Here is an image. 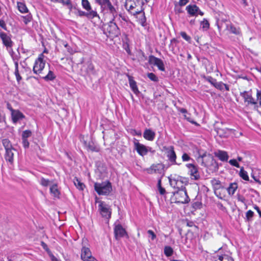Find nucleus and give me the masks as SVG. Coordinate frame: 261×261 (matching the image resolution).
<instances>
[{
	"mask_svg": "<svg viewBox=\"0 0 261 261\" xmlns=\"http://www.w3.org/2000/svg\"><path fill=\"white\" fill-rule=\"evenodd\" d=\"M116 17H114V16H113L112 20L104 25V33L108 37L115 38L120 35V31L116 23L114 22L115 19Z\"/></svg>",
	"mask_w": 261,
	"mask_h": 261,
	"instance_id": "f257e3e1",
	"label": "nucleus"
},
{
	"mask_svg": "<svg viewBox=\"0 0 261 261\" xmlns=\"http://www.w3.org/2000/svg\"><path fill=\"white\" fill-rule=\"evenodd\" d=\"M170 185L174 189L179 190H186L185 186L188 183V180L187 178L174 175H171L169 177Z\"/></svg>",
	"mask_w": 261,
	"mask_h": 261,
	"instance_id": "f03ea898",
	"label": "nucleus"
},
{
	"mask_svg": "<svg viewBox=\"0 0 261 261\" xmlns=\"http://www.w3.org/2000/svg\"><path fill=\"white\" fill-rule=\"evenodd\" d=\"M142 0H127L125 7L133 15H136L143 11Z\"/></svg>",
	"mask_w": 261,
	"mask_h": 261,
	"instance_id": "7ed1b4c3",
	"label": "nucleus"
},
{
	"mask_svg": "<svg viewBox=\"0 0 261 261\" xmlns=\"http://www.w3.org/2000/svg\"><path fill=\"white\" fill-rule=\"evenodd\" d=\"M81 257L83 261H97L92 255L89 248L88 241L86 238H83L82 242Z\"/></svg>",
	"mask_w": 261,
	"mask_h": 261,
	"instance_id": "20e7f679",
	"label": "nucleus"
},
{
	"mask_svg": "<svg viewBox=\"0 0 261 261\" xmlns=\"http://www.w3.org/2000/svg\"><path fill=\"white\" fill-rule=\"evenodd\" d=\"M94 189L99 195H108L111 192L112 188L111 182L107 181L101 183H95Z\"/></svg>",
	"mask_w": 261,
	"mask_h": 261,
	"instance_id": "39448f33",
	"label": "nucleus"
},
{
	"mask_svg": "<svg viewBox=\"0 0 261 261\" xmlns=\"http://www.w3.org/2000/svg\"><path fill=\"white\" fill-rule=\"evenodd\" d=\"M163 148L165 151L168 161L171 165L180 166L181 165V163L176 161L177 155L173 146H164Z\"/></svg>",
	"mask_w": 261,
	"mask_h": 261,
	"instance_id": "423d86ee",
	"label": "nucleus"
},
{
	"mask_svg": "<svg viewBox=\"0 0 261 261\" xmlns=\"http://www.w3.org/2000/svg\"><path fill=\"white\" fill-rule=\"evenodd\" d=\"M98 211L103 218L109 220L112 215V209L110 205L103 201H100L98 202Z\"/></svg>",
	"mask_w": 261,
	"mask_h": 261,
	"instance_id": "0eeeda50",
	"label": "nucleus"
},
{
	"mask_svg": "<svg viewBox=\"0 0 261 261\" xmlns=\"http://www.w3.org/2000/svg\"><path fill=\"white\" fill-rule=\"evenodd\" d=\"M175 203H188L190 199L188 195L186 190H179L173 193Z\"/></svg>",
	"mask_w": 261,
	"mask_h": 261,
	"instance_id": "6e6552de",
	"label": "nucleus"
},
{
	"mask_svg": "<svg viewBox=\"0 0 261 261\" xmlns=\"http://www.w3.org/2000/svg\"><path fill=\"white\" fill-rule=\"evenodd\" d=\"M45 65V61L44 60V55L41 54L35 60L33 69V72L36 74L41 73L44 68Z\"/></svg>",
	"mask_w": 261,
	"mask_h": 261,
	"instance_id": "1a4fd4ad",
	"label": "nucleus"
},
{
	"mask_svg": "<svg viewBox=\"0 0 261 261\" xmlns=\"http://www.w3.org/2000/svg\"><path fill=\"white\" fill-rule=\"evenodd\" d=\"M95 2L99 5L102 8L109 10L113 16L117 17L118 14L114 7L112 5L110 0H95Z\"/></svg>",
	"mask_w": 261,
	"mask_h": 261,
	"instance_id": "9d476101",
	"label": "nucleus"
},
{
	"mask_svg": "<svg viewBox=\"0 0 261 261\" xmlns=\"http://www.w3.org/2000/svg\"><path fill=\"white\" fill-rule=\"evenodd\" d=\"M240 95L244 98L245 102L248 105H253L255 108H257V102L252 96V94L249 91H244L240 93Z\"/></svg>",
	"mask_w": 261,
	"mask_h": 261,
	"instance_id": "9b49d317",
	"label": "nucleus"
},
{
	"mask_svg": "<svg viewBox=\"0 0 261 261\" xmlns=\"http://www.w3.org/2000/svg\"><path fill=\"white\" fill-rule=\"evenodd\" d=\"M186 10L190 16L196 17L198 14L201 16L204 15V13L196 5H189L186 7Z\"/></svg>",
	"mask_w": 261,
	"mask_h": 261,
	"instance_id": "f8f14e48",
	"label": "nucleus"
},
{
	"mask_svg": "<svg viewBox=\"0 0 261 261\" xmlns=\"http://www.w3.org/2000/svg\"><path fill=\"white\" fill-rule=\"evenodd\" d=\"M186 167L188 169L189 173L192 179L198 180L200 178L198 167L194 163L186 164Z\"/></svg>",
	"mask_w": 261,
	"mask_h": 261,
	"instance_id": "ddd939ff",
	"label": "nucleus"
},
{
	"mask_svg": "<svg viewBox=\"0 0 261 261\" xmlns=\"http://www.w3.org/2000/svg\"><path fill=\"white\" fill-rule=\"evenodd\" d=\"M148 63L151 65L157 66L158 69L161 71H164L165 70L164 64L163 61L160 58L150 55L149 57Z\"/></svg>",
	"mask_w": 261,
	"mask_h": 261,
	"instance_id": "4468645a",
	"label": "nucleus"
},
{
	"mask_svg": "<svg viewBox=\"0 0 261 261\" xmlns=\"http://www.w3.org/2000/svg\"><path fill=\"white\" fill-rule=\"evenodd\" d=\"M135 149L137 153L142 156H144L147 154V146L141 144L137 140L134 141Z\"/></svg>",
	"mask_w": 261,
	"mask_h": 261,
	"instance_id": "2eb2a0df",
	"label": "nucleus"
},
{
	"mask_svg": "<svg viewBox=\"0 0 261 261\" xmlns=\"http://www.w3.org/2000/svg\"><path fill=\"white\" fill-rule=\"evenodd\" d=\"M163 168L164 165L162 164H153L150 168H147L146 171L148 174H161L163 170Z\"/></svg>",
	"mask_w": 261,
	"mask_h": 261,
	"instance_id": "dca6fc26",
	"label": "nucleus"
},
{
	"mask_svg": "<svg viewBox=\"0 0 261 261\" xmlns=\"http://www.w3.org/2000/svg\"><path fill=\"white\" fill-rule=\"evenodd\" d=\"M114 233L116 239H118L124 237L126 234V232L121 224H117L115 226Z\"/></svg>",
	"mask_w": 261,
	"mask_h": 261,
	"instance_id": "f3484780",
	"label": "nucleus"
},
{
	"mask_svg": "<svg viewBox=\"0 0 261 261\" xmlns=\"http://www.w3.org/2000/svg\"><path fill=\"white\" fill-rule=\"evenodd\" d=\"M0 37L3 43L7 48L11 47L13 45L11 38L4 32H0Z\"/></svg>",
	"mask_w": 261,
	"mask_h": 261,
	"instance_id": "a211bd4d",
	"label": "nucleus"
},
{
	"mask_svg": "<svg viewBox=\"0 0 261 261\" xmlns=\"http://www.w3.org/2000/svg\"><path fill=\"white\" fill-rule=\"evenodd\" d=\"M77 15L81 17L86 16L89 19H92L94 17L98 16V15L95 11H90V12L87 11V12L83 11L81 10H77Z\"/></svg>",
	"mask_w": 261,
	"mask_h": 261,
	"instance_id": "6ab92c4d",
	"label": "nucleus"
},
{
	"mask_svg": "<svg viewBox=\"0 0 261 261\" xmlns=\"http://www.w3.org/2000/svg\"><path fill=\"white\" fill-rule=\"evenodd\" d=\"M215 156L218 158L222 162H227L229 156L225 151L218 150L214 152Z\"/></svg>",
	"mask_w": 261,
	"mask_h": 261,
	"instance_id": "aec40b11",
	"label": "nucleus"
},
{
	"mask_svg": "<svg viewBox=\"0 0 261 261\" xmlns=\"http://www.w3.org/2000/svg\"><path fill=\"white\" fill-rule=\"evenodd\" d=\"M12 119L13 123H16L20 120L23 119L24 115L19 110H16L11 114Z\"/></svg>",
	"mask_w": 261,
	"mask_h": 261,
	"instance_id": "412c9836",
	"label": "nucleus"
},
{
	"mask_svg": "<svg viewBox=\"0 0 261 261\" xmlns=\"http://www.w3.org/2000/svg\"><path fill=\"white\" fill-rule=\"evenodd\" d=\"M155 137V133L154 132L150 129H146L143 133V137L144 139L148 141H153Z\"/></svg>",
	"mask_w": 261,
	"mask_h": 261,
	"instance_id": "4be33fe9",
	"label": "nucleus"
},
{
	"mask_svg": "<svg viewBox=\"0 0 261 261\" xmlns=\"http://www.w3.org/2000/svg\"><path fill=\"white\" fill-rule=\"evenodd\" d=\"M128 78L130 89L135 94L138 95L140 92L136 81L134 80L133 77L130 75H128Z\"/></svg>",
	"mask_w": 261,
	"mask_h": 261,
	"instance_id": "5701e85b",
	"label": "nucleus"
},
{
	"mask_svg": "<svg viewBox=\"0 0 261 261\" xmlns=\"http://www.w3.org/2000/svg\"><path fill=\"white\" fill-rule=\"evenodd\" d=\"M84 144L87 149L89 150L95 152H98L99 151V147L92 140L88 142L85 141Z\"/></svg>",
	"mask_w": 261,
	"mask_h": 261,
	"instance_id": "b1692460",
	"label": "nucleus"
},
{
	"mask_svg": "<svg viewBox=\"0 0 261 261\" xmlns=\"http://www.w3.org/2000/svg\"><path fill=\"white\" fill-rule=\"evenodd\" d=\"M14 149H11L6 150L5 154V159L7 162H9L10 164H12L14 162V153L13 150Z\"/></svg>",
	"mask_w": 261,
	"mask_h": 261,
	"instance_id": "393cba45",
	"label": "nucleus"
},
{
	"mask_svg": "<svg viewBox=\"0 0 261 261\" xmlns=\"http://www.w3.org/2000/svg\"><path fill=\"white\" fill-rule=\"evenodd\" d=\"M215 258H217L215 261H234L231 256L227 254H218Z\"/></svg>",
	"mask_w": 261,
	"mask_h": 261,
	"instance_id": "a878e982",
	"label": "nucleus"
},
{
	"mask_svg": "<svg viewBox=\"0 0 261 261\" xmlns=\"http://www.w3.org/2000/svg\"><path fill=\"white\" fill-rule=\"evenodd\" d=\"M50 192L55 198H59L60 192L58 188L57 184H54L50 187Z\"/></svg>",
	"mask_w": 261,
	"mask_h": 261,
	"instance_id": "bb28decb",
	"label": "nucleus"
},
{
	"mask_svg": "<svg viewBox=\"0 0 261 261\" xmlns=\"http://www.w3.org/2000/svg\"><path fill=\"white\" fill-rule=\"evenodd\" d=\"M214 87L220 91H223L224 89L227 91H229V86L222 82H217L216 83H215Z\"/></svg>",
	"mask_w": 261,
	"mask_h": 261,
	"instance_id": "cd10ccee",
	"label": "nucleus"
},
{
	"mask_svg": "<svg viewBox=\"0 0 261 261\" xmlns=\"http://www.w3.org/2000/svg\"><path fill=\"white\" fill-rule=\"evenodd\" d=\"M238 189V184L236 182L230 183L227 188V191L229 195H232L234 194Z\"/></svg>",
	"mask_w": 261,
	"mask_h": 261,
	"instance_id": "c85d7f7f",
	"label": "nucleus"
},
{
	"mask_svg": "<svg viewBox=\"0 0 261 261\" xmlns=\"http://www.w3.org/2000/svg\"><path fill=\"white\" fill-rule=\"evenodd\" d=\"M17 5L18 9L20 13H26L29 12V10L24 3L22 2H17Z\"/></svg>",
	"mask_w": 261,
	"mask_h": 261,
	"instance_id": "c756f323",
	"label": "nucleus"
},
{
	"mask_svg": "<svg viewBox=\"0 0 261 261\" xmlns=\"http://www.w3.org/2000/svg\"><path fill=\"white\" fill-rule=\"evenodd\" d=\"M211 182L215 190H218L222 188L221 181L216 178H213L211 180Z\"/></svg>",
	"mask_w": 261,
	"mask_h": 261,
	"instance_id": "7c9ffc66",
	"label": "nucleus"
},
{
	"mask_svg": "<svg viewBox=\"0 0 261 261\" xmlns=\"http://www.w3.org/2000/svg\"><path fill=\"white\" fill-rule=\"evenodd\" d=\"M56 77V76L54 73L53 71L49 70L47 74L45 76L42 77V79L45 81H53Z\"/></svg>",
	"mask_w": 261,
	"mask_h": 261,
	"instance_id": "2f4dec72",
	"label": "nucleus"
},
{
	"mask_svg": "<svg viewBox=\"0 0 261 261\" xmlns=\"http://www.w3.org/2000/svg\"><path fill=\"white\" fill-rule=\"evenodd\" d=\"M227 28L228 30L232 34H234L235 35H240L241 34L240 29L236 28L234 25L232 24H230L229 27L227 25Z\"/></svg>",
	"mask_w": 261,
	"mask_h": 261,
	"instance_id": "473e14b6",
	"label": "nucleus"
},
{
	"mask_svg": "<svg viewBox=\"0 0 261 261\" xmlns=\"http://www.w3.org/2000/svg\"><path fill=\"white\" fill-rule=\"evenodd\" d=\"M2 144L5 149V150L13 149L12 144L8 139H4L2 140Z\"/></svg>",
	"mask_w": 261,
	"mask_h": 261,
	"instance_id": "72a5a7b5",
	"label": "nucleus"
},
{
	"mask_svg": "<svg viewBox=\"0 0 261 261\" xmlns=\"http://www.w3.org/2000/svg\"><path fill=\"white\" fill-rule=\"evenodd\" d=\"M82 6L84 9L88 12L93 11L88 0H82Z\"/></svg>",
	"mask_w": 261,
	"mask_h": 261,
	"instance_id": "f704fd0d",
	"label": "nucleus"
},
{
	"mask_svg": "<svg viewBox=\"0 0 261 261\" xmlns=\"http://www.w3.org/2000/svg\"><path fill=\"white\" fill-rule=\"evenodd\" d=\"M74 184L75 187L80 190H83L85 185L82 182L77 178L75 177L74 179Z\"/></svg>",
	"mask_w": 261,
	"mask_h": 261,
	"instance_id": "c9c22d12",
	"label": "nucleus"
},
{
	"mask_svg": "<svg viewBox=\"0 0 261 261\" xmlns=\"http://www.w3.org/2000/svg\"><path fill=\"white\" fill-rule=\"evenodd\" d=\"M239 175L244 180H245L246 181L249 180V178L248 175V173L246 171L244 170L243 167H242L241 168V170H240V173H239Z\"/></svg>",
	"mask_w": 261,
	"mask_h": 261,
	"instance_id": "e433bc0d",
	"label": "nucleus"
},
{
	"mask_svg": "<svg viewBox=\"0 0 261 261\" xmlns=\"http://www.w3.org/2000/svg\"><path fill=\"white\" fill-rule=\"evenodd\" d=\"M39 182L42 186L46 187L50 185L52 182L48 179L41 177L39 180Z\"/></svg>",
	"mask_w": 261,
	"mask_h": 261,
	"instance_id": "4c0bfd02",
	"label": "nucleus"
},
{
	"mask_svg": "<svg viewBox=\"0 0 261 261\" xmlns=\"http://www.w3.org/2000/svg\"><path fill=\"white\" fill-rule=\"evenodd\" d=\"M161 182V178H160L158 180L157 188L160 194L163 195L166 194V190L165 188L162 187Z\"/></svg>",
	"mask_w": 261,
	"mask_h": 261,
	"instance_id": "58836bf2",
	"label": "nucleus"
},
{
	"mask_svg": "<svg viewBox=\"0 0 261 261\" xmlns=\"http://www.w3.org/2000/svg\"><path fill=\"white\" fill-rule=\"evenodd\" d=\"M87 72L89 74H93L94 73V66L91 61L87 63Z\"/></svg>",
	"mask_w": 261,
	"mask_h": 261,
	"instance_id": "ea45409f",
	"label": "nucleus"
},
{
	"mask_svg": "<svg viewBox=\"0 0 261 261\" xmlns=\"http://www.w3.org/2000/svg\"><path fill=\"white\" fill-rule=\"evenodd\" d=\"M254 212L251 210H249L246 213L245 215V221L250 222L252 221V218L254 216Z\"/></svg>",
	"mask_w": 261,
	"mask_h": 261,
	"instance_id": "a19ab883",
	"label": "nucleus"
},
{
	"mask_svg": "<svg viewBox=\"0 0 261 261\" xmlns=\"http://www.w3.org/2000/svg\"><path fill=\"white\" fill-rule=\"evenodd\" d=\"M164 254L167 257L171 256L173 253V250L170 246H165L164 248Z\"/></svg>",
	"mask_w": 261,
	"mask_h": 261,
	"instance_id": "79ce46f5",
	"label": "nucleus"
},
{
	"mask_svg": "<svg viewBox=\"0 0 261 261\" xmlns=\"http://www.w3.org/2000/svg\"><path fill=\"white\" fill-rule=\"evenodd\" d=\"M21 17L23 19V21L25 24H28L32 20V15L29 13L25 16H22Z\"/></svg>",
	"mask_w": 261,
	"mask_h": 261,
	"instance_id": "37998d69",
	"label": "nucleus"
},
{
	"mask_svg": "<svg viewBox=\"0 0 261 261\" xmlns=\"http://www.w3.org/2000/svg\"><path fill=\"white\" fill-rule=\"evenodd\" d=\"M181 160L182 162H186L189 161H192L193 162H194V160L191 158V156L187 153L186 152H184L181 155Z\"/></svg>",
	"mask_w": 261,
	"mask_h": 261,
	"instance_id": "c03bdc74",
	"label": "nucleus"
},
{
	"mask_svg": "<svg viewBox=\"0 0 261 261\" xmlns=\"http://www.w3.org/2000/svg\"><path fill=\"white\" fill-rule=\"evenodd\" d=\"M200 25L201 27L205 30L208 29L210 28V23L208 20L205 18H204L203 20L201 21Z\"/></svg>",
	"mask_w": 261,
	"mask_h": 261,
	"instance_id": "a18cd8bd",
	"label": "nucleus"
},
{
	"mask_svg": "<svg viewBox=\"0 0 261 261\" xmlns=\"http://www.w3.org/2000/svg\"><path fill=\"white\" fill-rule=\"evenodd\" d=\"M147 77L153 82H158L159 81L158 77L153 73L150 72L147 74Z\"/></svg>",
	"mask_w": 261,
	"mask_h": 261,
	"instance_id": "49530a36",
	"label": "nucleus"
},
{
	"mask_svg": "<svg viewBox=\"0 0 261 261\" xmlns=\"http://www.w3.org/2000/svg\"><path fill=\"white\" fill-rule=\"evenodd\" d=\"M32 135V132L30 130H24L22 133V139H28Z\"/></svg>",
	"mask_w": 261,
	"mask_h": 261,
	"instance_id": "de8ad7c7",
	"label": "nucleus"
},
{
	"mask_svg": "<svg viewBox=\"0 0 261 261\" xmlns=\"http://www.w3.org/2000/svg\"><path fill=\"white\" fill-rule=\"evenodd\" d=\"M138 60L140 62L145 61L147 60V57L143 52L140 51L138 55Z\"/></svg>",
	"mask_w": 261,
	"mask_h": 261,
	"instance_id": "09e8293b",
	"label": "nucleus"
},
{
	"mask_svg": "<svg viewBox=\"0 0 261 261\" xmlns=\"http://www.w3.org/2000/svg\"><path fill=\"white\" fill-rule=\"evenodd\" d=\"M181 36L185 40L188 41V42H191V38L185 32H181L180 33Z\"/></svg>",
	"mask_w": 261,
	"mask_h": 261,
	"instance_id": "8fccbe9b",
	"label": "nucleus"
},
{
	"mask_svg": "<svg viewBox=\"0 0 261 261\" xmlns=\"http://www.w3.org/2000/svg\"><path fill=\"white\" fill-rule=\"evenodd\" d=\"M205 80L207 82H208L211 85H212L213 86H215V83H216V82H217V80L211 76H208L206 77Z\"/></svg>",
	"mask_w": 261,
	"mask_h": 261,
	"instance_id": "3c124183",
	"label": "nucleus"
},
{
	"mask_svg": "<svg viewBox=\"0 0 261 261\" xmlns=\"http://www.w3.org/2000/svg\"><path fill=\"white\" fill-rule=\"evenodd\" d=\"M230 165L237 168H240V165L236 159H231L228 161Z\"/></svg>",
	"mask_w": 261,
	"mask_h": 261,
	"instance_id": "603ef678",
	"label": "nucleus"
},
{
	"mask_svg": "<svg viewBox=\"0 0 261 261\" xmlns=\"http://www.w3.org/2000/svg\"><path fill=\"white\" fill-rule=\"evenodd\" d=\"M180 7L177 5V3L175 4L174 11L176 14H179L183 13L184 11Z\"/></svg>",
	"mask_w": 261,
	"mask_h": 261,
	"instance_id": "864d4df0",
	"label": "nucleus"
},
{
	"mask_svg": "<svg viewBox=\"0 0 261 261\" xmlns=\"http://www.w3.org/2000/svg\"><path fill=\"white\" fill-rule=\"evenodd\" d=\"M17 51H18V54H15L11 57L12 60H13V61H19V60L20 58V52H19V47H18L17 48Z\"/></svg>",
	"mask_w": 261,
	"mask_h": 261,
	"instance_id": "5fc2aeb1",
	"label": "nucleus"
},
{
	"mask_svg": "<svg viewBox=\"0 0 261 261\" xmlns=\"http://www.w3.org/2000/svg\"><path fill=\"white\" fill-rule=\"evenodd\" d=\"M207 157L211 160L212 165L214 166L215 170H217L218 169V166L216 162L214 160L213 158L210 155Z\"/></svg>",
	"mask_w": 261,
	"mask_h": 261,
	"instance_id": "6e6d98bb",
	"label": "nucleus"
},
{
	"mask_svg": "<svg viewBox=\"0 0 261 261\" xmlns=\"http://www.w3.org/2000/svg\"><path fill=\"white\" fill-rule=\"evenodd\" d=\"M256 98L257 101H258L259 106L261 107V90H257Z\"/></svg>",
	"mask_w": 261,
	"mask_h": 261,
	"instance_id": "4d7b16f0",
	"label": "nucleus"
},
{
	"mask_svg": "<svg viewBox=\"0 0 261 261\" xmlns=\"http://www.w3.org/2000/svg\"><path fill=\"white\" fill-rule=\"evenodd\" d=\"M184 117L188 121L191 123L192 124H194L196 126L199 125L198 123H197L196 121L192 120L190 117H188L186 115H184Z\"/></svg>",
	"mask_w": 261,
	"mask_h": 261,
	"instance_id": "13d9d810",
	"label": "nucleus"
},
{
	"mask_svg": "<svg viewBox=\"0 0 261 261\" xmlns=\"http://www.w3.org/2000/svg\"><path fill=\"white\" fill-rule=\"evenodd\" d=\"M22 143L23 146L24 148H28L29 147L30 143L28 140V139H22Z\"/></svg>",
	"mask_w": 261,
	"mask_h": 261,
	"instance_id": "bf43d9fd",
	"label": "nucleus"
},
{
	"mask_svg": "<svg viewBox=\"0 0 261 261\" xmlns=\"http://www.w3.org/2000/svg\"><path fill=\"white\" fill-rule=\"evenodd\" d=\"M201 203L199 201H196L192 203V207L195 209L200 208L201 206Z\"/></svg>",
	"mask_w": 261,
	"mask_h": 261,
	"instance_id": "052dcab7",
	"label": "nucleus"
},
{
	"mask_svg": "<svg viewBox=\"0 0 261 261\" xmlns=\"http://www.w3.org/2000/svg\"><path fill=\"white\" fill-rule=\"evenodd\" d=\"M147 233L151 237V240L153 241L156 238V234L154 233V232L152 230H147Z\"/></svg>",
	"mask_w": 261,
	"mask_h": 261,
	"instance_id": "680f3d73",
	"label": "nucleus"
},
{
	"mask_svg": "<svg viewBox=\"0 0 261 261\" xmlns=\"http://www.w3.org/2000/svg\"><path fill=\"white\" fill-rule=\"evenodd\" d=\"M41 246L47 252H50V250L48 248L47 244L45 243L44 242L42 241L41 242Z\"/></svg>",
	"mask_w": 261,
	"mask_h": 261,
	"instance_id": "e2e57ef3",
	"label": "nucleus"
},
{
	"mask_svg": "<svg viewBox=\"0 0 261 261\" xmlns=\"http://www.w3.org/2000/svg\"><path fill=\"white\" fill-rule=\"evenodd\" d=\"M0 27L5 30H7L6 24L5 21L2 19H0Z\"/></svg>",
	"mask_w": 261,
	"mask_h": 261,
	"instance_id": "0e129e2a",
	"label": "nucleus"
},
{
	"mask_svg": "<svg viewBox=\"0 0 261 261\" xmlns=\"http://www.w3.org/2000/svg\"><path fill=\"white\" fill-rule=\"evenodd\" d=\"M188 0H179L177 5H178L179 6H184L186 5L188 3Z\"/></svg>",
	"mask_w": 261,
	"mask_h": 261,
	"instance_id": "69168bd1",
	"label": "nucleus"
},
{
	"mask_svg": "<svg viewBox=\"0 0 261 261\" xmlns=\"http://www.w3.org/2000/svg\"><path fill=\"white\" fill-rule=\"evenodd\" d=\"M14 74L16 76L17 81L18 82H20V81L22 79V78L19 74V71H14Z\"/></svg>",
	"mask_w": 261,
	"mask_h": 261,
	"instance_id": "338daca9",
	"label": "nucleus"
},
{
	"mask_svg": "<svg viewBox=\"0 0 261 261\" xmlns=\"http://www.w3.org/2000/svg\"><path fill=\"white\" fill-rule=\"evenodd\" d=\"M253 208L254 210H255L257 211L259 217L261 218V211H260L259 207L257 205L254 204Z\"/></svg>",
	"mask_w": 261,
	"mask_h": 261,
	"instance_id": "774afa93",
	"label": "nucleus"
}]
</instances>
